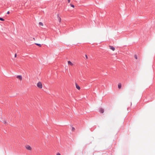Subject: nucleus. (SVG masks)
<instances>
[{
	"label": "nucleus",
	"mask_w": 155,
	"mask_h": 155,
	"mask_svg": "<svg viewBox=\"0 0 155 155\" xmlns=\"http://www.w3.org/2000/svg\"><path fill=\"white\" fill-rule=\"evenodd\" d=\"M37 87L40 89H41L42 88V85L41 82L39 81L37 84Z\"/></svg>",
	"instance_id": "1"
},
{
	"label": "nucleus",
	"mask_w": 155,
	"mask_h": 155,
	"mask_svg": "<svg viewBox=\"0 0 155 155\" xmlns=\"http://www.w3.org/2000/svg\"><path fill=\"white\" fill-rule=\"evenodd\" d=\"M25 148L27 150L31 151L32 150V148L29 145H26L25 146Z\"/></svg>",
	"instance_id": "2"
},
{
	"label": "nucleus",
	"mask_w": 155,
	"mask_h": 155,
	"mask_svg": "<svg viewBox=\"0 0 155 155\" xmlns=\"http://www.w3.org/2000/svg\"><path fill=\"white\" fill-rule=\"evenodd\" d=\"M17 78L21 81L22 80V77L21 75L17 76Z\"/></svg>",
	"instance_id": "3"
},
{
	"label": "nucleus",
	"mask_w": 155,
	"mask_h": 155,
	"mask_svg": "<svg viewBox=\"0 0 155 155\" xmlns=\"http://www.w3.org/2000/svg\"><path fill=\"white\" fill-rule=\"evenodd\" d=\"M109 47L113 51H114L115 50V48L113 46H109Z\"/></svg>",
	"instance_id": "4"
},
{
	"label": "nucleus",
	"mask_w": 155,
	"mask_h": 155,
	"mask_svg": "<svg viewBox=\"0 0 155 155\" xmlns=\"http://www.w3.org/2000/svg\"><path fill=\"white\" fill-rule=\"evenodd\" d=\"M76 88L79 90L80 89V87H79V86L77 84H76Z\"/></svg>",
	"instance_id": "5"
},
{
	"label": "nucleus",
	"mask_w": 155,
	"mask_h": 155,
	"mask_svg": "<svg viewBox=\"0 0 155 155\" xmlns=\"http://www.w3.org/2000/svg\"><path fill=\"white\" fill-rule=\"evenodd\" d=\"M118 88L120 89L121 88V83H119L118 85Z\"/></svg>",
	"instance_id": "6"
},
{
	"label": "nucleus",
	"mask_w": 155,
	"mask_h": 155,
	"mask_svg": "<svg viewBox=\"0 0 155 155\" xmlns=\"http://www.w3.org/2000/svg\"><path fill=\"white\" fill-rule=\"evenodd\" d=\"M68 64L71 66L73 65V64L70 61H68Z\"/></svg>",
	"instance_id": "7"
},
{
	"label": "nucleus",
	"mask_w": 155,
	"mask_h": 155,
	"mask_svg": "<svg viewBox=\"0 0 155 155\" xmlns=\"http://www.w3.org/2000/svg\"><path fill=\"white\" fill-rule=\"evenodd\" d=\"M100 112L103 113L104 112V110L103 109L101 108L100 110Z\"/></svg>",
	"instance_id": "8"
},
{
	"label": "nucleus",
	"mask_w": 155,
	"mask_h": 155,
	"mask_svg": "<svg viewBox=\"0 0 155 155\" xmlns=\"http://www.w3.org/2000/svg\"><path fill=\"white\" fill-rule=\"evenodd\" d=\"M39 25H40V26H43V24L41 22H40L39 23Z\"/></svg>",
	"instance_id": "9"
},
{
	"label": "nucleus",
	"mask_w": 155,
	"mask_h": 155,
	"mask_svg": "<svg viewBox=\"0 0 155 155\" xmlns=\"http://www.w3.org/2000/svg\"><path fill=\"white\" fill-rule=\"evenodd\" d=\"M58 19L59 21L60 22H61V18L60 17H59V18H58Z\"/></svg>",
	"instance_id": "10"
},
{
	"label": "nucleus",
	"mask_w": 155,
	"mask_h": 155,
	"mask_svg": "<svg viewBox=\"0 0 155 155\" xmlns=\"http://www.w3.org/2000/svg\"><path fill=\"white\" fill-rule=\"evenodd\" d=\"M35 44L37 45L38 46L41 47V45L40 44H37V43H35Z\"/></svg>",
	"instance_id": "11"
},
{
	"label": "nucleus",
	"mask_w": 155,
	"mask_h": 155,
	"mask_svg": "<svg viewBox=\"0 0 155 155\" xmlns=\"http://www.w3.org/2000/svg\"><path fill=\"white\" fill-rule=\"evenodd\" d=\"M70 5H71V7H73V8H74V5H72V4H70Z\"/></svg>",
	"instance_id": "12"
},
{
	"label": "nucleus",
	"mask_w": 155,
	"mask_h": 155,
	"mask_svg": "<svg viewBox=\"0 0 155 155\" xmlns=\"http://www.w3.org/2000/svg\"><path fill=\"white\" fill-rule=\"evenodd\" d=\"M0 20L2 21H4V19L1 18H0Z\"/></svg>",
	"instance_id": "13"
},
{
	"label": "nucleus",
	"mask_w": 155,
	"mask_h": 155,
	"mask_svg": "<svg viewBox=\"0 0 155 155\" xmlns=\"http://www.w3.org/2000/svg\"><path fill=\"white\" fill-rule=\"evenodd\" d=\"M134 58H135L136 59H137V55H134Z\"/></svg>",
	"instance_id": "14"
},
{
	"label": "nucleus",
	"mask_w": 155,
	"mask_h": 155,
	"mask_svg": "<svg viewBox=\"0 0 155 155\" xmlns=\"http://www.w3.org/2000/svg\"><path fill=\"white\" fill-rule=\"evenodd\" d=\"M4 124H6L7 123V121H4Z\"/></svg>",
	"instance_id": "15"
},
{
	"label": "nucleus",
	"mask_w": 155,
	"mask_h": 155,
	"mask_svg": "<svg viewBox=\"0 0 155 155\" xmlns=\"http://www.w3.org/2000/svg\"><path fill=\"white\" fill-rule=\"evenodd\" d=\"M56 155H61L59 153H57L56 154Z\"/></svg>",
	"instance_id": "16"
},
{
	"label": "nucleus",
	"mask_w": 155,
	"mask_h": 155,
	"mask_svg": "<svg viewBox=\"0 0 155 155\" xmlns=\"http://www.w3.org/2000/svg\"><path fill=\"white\" fill-rule=\"evenodd\" d=\"M74 130H75L74 128V127H72V130L73 131H74Z\"/></svg>",
	"instance_id": "17"
},
{
	"label": "nucleus",
	"mask_w": 155,
	"mask_h": 155,
	"mask_svg": "<svg viewBox=\"0 0 155 155\" xmlns=\"http://www.w3.org/2000/svg\"><path fill=\"white\" fill-rule=\"evenodd\" d=\"M57 16L58 17V18H59V17H60L59 16V15L58 14L57 15Z\"/></svg>",
	"instance_id": "18"
},
{
	"label": "nucleus",
	"mask_w": 155,
	"mask_h": 155,
	"mask_svg": "<svg viewBox=\"0 0 155 155\" xmlns=\"http://www.w3.org/2000/svg\"><path fill=\"white\" fill-rule=\"evenodd\" d=\"M85 57H86V58L87 59H88V57L87 56V55H85Z\"/></svg>",
	"instance_id": "19"
},
{
	"label": "nucleus",
	"mask_w": 155,
	"mask_h": 155,
	"mask_svg": "<svg viewBox=\"0 0 155 155\" xmlns=\"http://www.w3.org/2000/svg\"><path fill=\"white\" fill-rule=\"evenodd\" d=\"M68 1V3H69L70 2V0H67Z\"/></svg>",
	"instance_id": "20"
},
{
	"label": "nucleus",
	"mask_w": 155,
	"mask_h": 155,
	"mask_svg": "<svg viewBox=\"0 0 155 155\" xmlns=\"http://www.w3.org/2000/svg\"><path fill=\"white\" fill-rule=\"evenodd\" d=\"M16 57H17V54H15V58H16Z\"/></svg>",
	"instance_id": "21"
},
{
	"label": "nucleus",
	"mask_w": 155,
	"mask_h": 155,
	"mask_svg": "<svg viewBox=\"0 0 155 155\" xmlns=\"http://www.w3.org/2000/svg\"><path fill=\"white\" fill-rule=\"evenodd\" d=\"M7 13L8 14H9V11H8V12H7Z\"/></svg>",
	"instance_id": "22"
}]
</instances>
